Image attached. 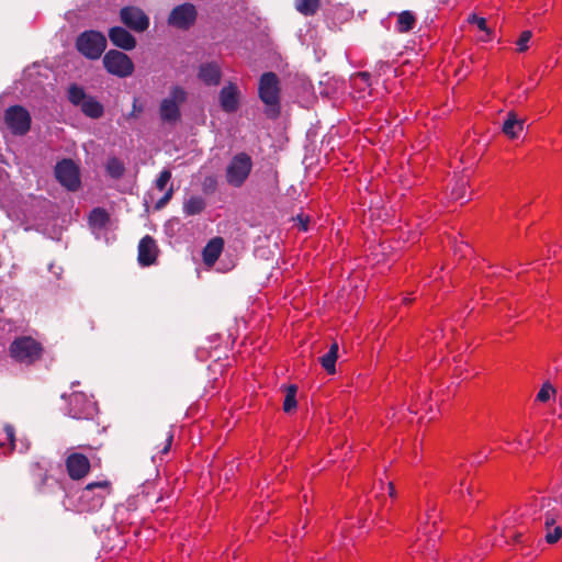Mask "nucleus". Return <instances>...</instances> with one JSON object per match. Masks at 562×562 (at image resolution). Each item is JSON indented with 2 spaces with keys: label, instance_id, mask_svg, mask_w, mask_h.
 I'll use <instances>...</instances> for the list:
<instances>
[{
  "label": "nucleus",
  "instance_id": "obj_1",
  "mask_svg": "<svg viewBox=\"0 0 562 562\" xmlns=\"http://www.w3.org/2000/svg\"><path fill=\"white\" fill-rule=\"evenodd\" d=\"M438 518L437 505L428 499L425 504V513L418 517L417 539L411 546L409 554L414 558L416 554H420L427 560L434 559L440 539V531L437 527Z\"/></svg>",
  "mask_w": 562,
  "mask_h": 562
},
{
  "label": "nucleus",
  "instance_id": "obj_2",
  "mask_svg": "<svg viewBox=\"0 0 562 562\" xmlns=\"http://www.w3.org/2000/svg\"><path fill=\"white\" fill-rule=\"evenodd\" d=\"M530 513L532 520H543L546 527V540L548 543H555L562 537V528L557 525V519L560 516V510L557 507V502L551 498L540 497L535 499L529 509L522 510L520 516Z\"/></svg>",
  "mask_w": 562,
  "mask_h": 562
},
{
  "label": "nucleus",
  "instance_id": "obj_3",
  "mask_svg": "<svg viewBox=\"0 0 562 562\" xmlns=\"http://www.w3.org/2000/svg\"><path fill=\"white\" fill-rule=\"evenodd\" d=\"M10 356L18 362L32 364L40 360L43 353L42 345L32 337L15 338L9 348Z\"/></svg>",
  "mask_w": 562,
  "mask_h": 562
},
{
  "label": "nucleus",
  "instance_id": "obj_4",
  "mask_svg": "<svg viewBox=\"0 0 562 562\" xmlns=\"http://www.w3.org/2000/svg\"><path fill=\"white\" fill-rule=\"evenodd\" d=\"M252 169V159L246 153L236 154L226 167V181L229 186L240 188Z\"/></svg>",
  "mask_w": 562,
  "mask_h": 562
},
{
  "label": "nucleus",
  "instance_id": "obj_5",
  "mask_svg": "<svg viewBox=\"0 0 562 562\" xmlns=\"http://www.w3.org/2000/svg\"><path fill=\"white\" fill-rule=\"evenodd\" d=\"M402 74L400 72V67H397L393 61H379L376 63L373 70L374 83L380 88L381 95L384 93H391L396 89L398 81V77Z\"/></svg>",
  "mask_w": 562,
  "mask_h": 562
},
{
  "label": "nucleus",
  "instance_id": "obj_6",
  "mask_svg": "<svg viewBox=\"0 0 562 562\" xmlns=\"http://www.w3.org/2000/svg\"><path fill=\"white\" fill-rule=\"evenodd\" d=\"M280 81L274 72H265L259 79L258 94L260 100L271 110L280 109Z\"/></svg>",
  "mask_w": 562,
  "mask_h": 562
},
{
  "label": "nucleus",
  "instance_id": "obj_7",
  "mask_svg": "<svg viewBox=\"0 0 562 562\" xmlns=\"http://www.w3.org/2000/svg\"><path fill=\"white\" fill-rule=\"evenodd\" d=\"M350 87L352 98L363 102L381 97L380 88L375 86L374 78L367 71L353 74L350 77Z\"/></svg>",
  "mask_w": 562,
  "mask_h": 562
},
{
  "label": "nucleus",
  "instance_id": "obj_8",
  "mask_svg": "<svg viewBox=\"0 0 562 562\" xmlns=\"http://www.w3.org/2000/svg\"><path fill=\"white\" fill-rule=\"evenodd\" d=\"M57 181L69 191H77L80 188V171L74 160L65 158L55 166Z\"/></svg>",
  "mask_w": 562,
  "mask_h": 562
},
{
  "label": "nucleus",
  "instance_id": "obj_9",
  "mask_svg": "<svg viewBox=\"0 0 562 562\" xmlns=\"http://www.w3.org/2000/svg\"><path fill=\"white\" fill-rule=\"evenodd\" d=\"M4 121L14 135H24L31 128V115L21 105H12L5 110Z\"/></svg>",
  "mask_w": 562,
  "mask_h": 562
},
{
  "label": "nucleus",
  "instance_id": "obj_10",
  "mask_svg": "<svg viewBox=\"0 0 562 562\" xmlns=\"http://www.w3.org/2000/svg\"><path fill=\"white\" fill-rule=\"evenodd\" d=\"M103 65L108 72L117 77H127L133 72L132 60L122 52L109 50L103 57Z\"/></svg>",
  "mask_w": 562,
  "mask_h": 562
},
{
  "label": "nucleus",
  "instance_id": "obj_11",
  "mask_svg": "<svg viewBox=\"0 0 562 562\" xmlns=\"http://www.w3.org/2000/svg\"><path fill=\"white\" fill-rule=\"evenodd\" d=\"M110 493L111 482L109 480L91 482L82 490L80 501H92L93 504L88 509L94 510L102 506L105 496Z\"/></svg>",
  "mask_w": 562,
  "mask_h": 562
},
{
  "label": "nucleus",
  "instance_id": "obj_12",
  "mask_svg": "<svg viewBox=\"0 0 562 562\" xmlns=\"http://www.w3.org/2000/svg\"><path fill=\"white\" fill-rule=\"evenodd\" d=\"M196 15V9L192 3H183L171 11L168 23L181 31H188L195 23Z\"/></svg>",
  "mask_w": 562,
  "mask_h": 562
},
{
  "label": "nucleus",
  "instance_id": "obj_13",
  "mask_svg": "<svg viewBox=\"0 0 562 562\" xmlns=\"http://www.w3.org/2000/svg\"><path fill=\"white\" fill-rule=\"evenodd\" d=\"M186 91L180 87H175L170 98L162 100L160 105V116L164 121L176 122L180 116L179 104L186 100Z\"/></svg>",
  "mask_w": 562,
  "mask_h": 562
},
{
  "label": "nucleus",
  "instance_id": "obj_14",
  "mask_svg": "<svg viewBox=\"0 0 562 562\" xmlns=\"http://www.w3.org/2000/svg\"><path fill=\"white\" fill-rule=\"evenodd\" d=\"M65 465L69 477L75 481L83 479L91 468L90 460L80 452L70 453L65 460Z\"/></svg>",
  "mask_w": 562,
  "mask_h": 562
},
{
  "label": "nucleus",
  "instance_id": "obj_15",
  "mask_svg": "<svg viewBox=\"0 0 562 562\" xmlns=\"http://www.w3.org/2000/svg\"><path fill=\"white\" fill-rule=\"evenodd\" d=\"M76 47L89 59H98L106 48V37H77Z\"/></svg>",
  "mask_w": 562,
  "mask_h": 562
},
{
  "label": "nucleus",
  "instance_id": "obj_16",
  "mask_svg": "<svg viewBox=\"0 0 562 562\" xmlns=\"http://www.w3.org/2000/svg\"><path fill=\"white\" fill-rule=\"evenodd\" d=\"M171 179V172L169 170H162L159 173V177L157 178L155 182V188L148 193L149 196L154 195L155 190H158L159 192H162V195L156 201L155 209L160 210L162 209L171 199L172 196V189L166 190V187L168 182Z\"/></svg>",
  "mask_w": 562,
  "mask_h": 562
},
{
  "label": "nucleus",
  "instance_id": "obj_17",
  "mask_svg": "<svg viewBox=\"0 0 562 562\" xmlns=\"http://www.w3.org/2000/svg\"><path fill=\"white\" fill-rule=\"evenodd\" d=\"M221 108L227 112L233 113L238 109L239 105V91L235 83H228L223 87L220 92Z\"/></svg>",
  "mask_w": 562,
  "mask_h": 562
},
{
  "label": "nucleus",
  "instance_id": "obj_18",
  "mask_svg": "<svg viewBox=\"0 0 562 562\" xmlns=\"http://www.w3.org/2000/svg\"><path fill=\"white\" fill-rule=\"evenodd\" d=\"M224 248V240L222 237L212 238L203 248L202 257L203 262L209 268L213 267L220 258Z\"/></svg>",
  "mask_w": 562,
  "mask_h": 562
},
{
  "label": "nucleus",
  "instance_id": "obj_19",
  "mask_svg": "<svg viewBox=\"0 0 562 562\" xmlns=\"http://www.w3.org/2000/svg\"><path fill=\"white\" fill-rule=\"evenodd\" d=\"M122 23L130 30L140 32V9L136 7H124L120 11Z\"/></svg>",
  "mask_w": 562,
  "mask_h": 562
},
{
  "label": "nucleus",
  "instance_id": "obj_20",
  "mask_svg": "<svg viewBox=\"0 0 562 562\" xmlns=\"http://www.w3.org/2000/svg\"><path fill=\"white\" fill-rule=\"evenodd\" d=\"M221 75V68L216 63L203 64L200 67L199 78L207 86H217Z\"/></svg>",
  "mask_w": 562,
  "mask_h": 562
},
{
  "label": "nucleus",
  "instance_id": "obj_21",
  "mask_svg": "<svg viewBox=\"0 0 562 562\" xmlns=\"http://www.w3.org/2000/svg\"><path fill=\"white\" fill-rule=\"evenodd\" d=\"M524 121L518 120L514 112H509L507 117L503 124V132L509 138H517L519 134L522 132Z\"/></svg>",
  "mask_w": 562,
  "mask_h": 562
},
{
  "label": "nucleus",
  "instance_id": "obj_22",
  "mask_svg": "<svg viewBox=\"0 0 562 562\" xmlns=\"http://www.w3.org/2000/svg\"><path fill=\"white\" fill-rule=\"evenodd\" d=\"M158 247L156 241L149 237H143V267L153 265L158 256Z\"/></svg>",
  "mask_w": 562,
  "mask_h": 562
},
{
  "label": "nucleus",
  "instance_id": "obj_23",
  "mask_svg": "<svg viewBox=\"0 0 562 562\" xmlns=\"http://www.w3.org/2000/svg\"><path fill=\"white\" fill-rule=\"evenodd\" d=\"M338 344L333 342L329 347V350L321 357L319 361L323 367V369L328 374H334L336 372V361L338 359Z\"/></svg>",
  "mask_w": 562,
  "mask_h": 562
},
{
  "label": "nucleus",
  "instance_id": "obj_24",
  "mask_svg": "<svg viewBox=\"0 0 562 562\" xmlns=\"http://www.w3.org/2000/svg\"><path fill=\"white\" fill-rule=\"evenodd\" d=\"M80 108L82 113L91 119H99L104 113L103 105L92 97H89Z\"/></svg>",
  "mask_w": 562,
  "mask_h": 562
},
{
  "label": "nucleus",
  "instance_id": "obj_25",
  "mask_svg": "<svg viewBox=\"0 0 562 562\" xmlns=\"http://www.w3.org/2000/svg\"><path fill=\"white\" fill-rule=\"evenodd\" d=\"M389 495L391 498L395 497V487L392 482L384 484V482L380 481L378 485H374L369 495V501L372 498L376 499V502H381L382 498H385V495Z\"/></svg>",
  "mask_w": 562,
  "mask_h": 562
},
{
  "label": "nucleus",
  "instance_id": "obj_26",
  "mask_svg": "<svg viewBox=\"0 0 562 562\" xmlns=\"http://www.w3.org/2000/svg\"><path fill=\"white\" fill-rule=\"evenodd\" d=\"M89 225L92 228H103L110 221L109 213L102 207H94L89 214Z\"/></svg>",
  "mask_w": 562,
  "mask_h": 562
},
{
  "label": "nucleus",
  "instance_id": "obj_27",
  "mask_svg": "<svg viewBox=\"0 0 562 562\" xmlns=\"http://www.w3.org/2000/svg\"><path fill=\"white\" fill-rule=\"evenodd\" d=\"M285 396L283 401V411L291 413L297 407L296 394L297 386L295 384H289L284 387Z\"/></svg>",
  "mask_w": 562,
  "mask_h": 562
},
{
  "label": "nucleus",
  "instance_id": "obj_28",
  "mask_svg": "<svg viewBox=\"0 0 562 562\" xmlns=\"http://www.w3.org/2000/svg\"><path fill=\"white\" fill-rule=\"evenodd\" d=\"M451 198L461 203L469 200L468 180L465 178H460L454 182L451 189Z\"/></svg>",
  "mask_w": 562,
  "mask_h": 562
},
{
  "label": "nucleus",
  "instance_id": "obj_29",
  "mask_svg": "<svg viewBox=\"0 0 562 562\" xmlns=\"http://www.w3.org/2000/svg\"><path fill=\"white\" fill-rule=\"evenodd\" d=\"M173 441V430L170 428L164 435V441L160 445H157L155 448L157 452L153 456V461L156 462V459L159 457L161 460L165 454L170 451L171 445Z\"/></svg>",
  "mask_w": 562,
  "mask_h": 562
},
{
  "label": "nucleus",
  "instance_id": "obj_30",
  "mask_svg": "<svg viewBox=\"0 0 562 562\" xmlns=\"http://www.w3.org/2000/svg\"><path fill=\"white\" fill-rule=\"evenodd\" d=\"M416 23V18L411 11H404L397 16V30L401 33H406L413 30Z\"/></svg>",
  "mask_w": 562,
  "mask_h": 562
},
{
  "label": "nucleus",
  "instance_id": "obj_31",
  "mask_svg": "<svg viewBox=\"0 0 562 562\" xmlns=\"http://www.w3.org/2000/svg\"><path fill=\"white\" fill-rule=\"evenodd\" d=\"M205 207V201L201 196H191L183 206L187 215L200 214Z\"/></svg>",
  "mask_w": 562,
  "mask_h": 562
},
{
  "label": "nucleus",
  "instance_id": "obj_32",
  "mask_svg": "<svg viewBox=\"0 0 562 562\" xmlns=\"http://www.w3.org/2000/svg\"><path fill=\"white\" fill-rule=\"evenodd\" d=\"M453 495L458 496L459 498L463 499L465 502L467 497L469 499H472L473 495V486L472 481L468 480V477H464L460 481L458 486L453 487L452 491Z\"/></svg>",
  "mask_w": 562,
  "mask_h": 562
},
{
  "label": "nucleus",
  "instance_id": "obj_33",
  "mask_svg": "<svg viewBox=\"0 0 562 562\" xmlns=\"http://www.w3.org/2000/svg\"><path fill=\"white\" fill-rule=\"evenodd\" d=\"M108 175L113 179H119L124 173V164L116 157H112L105 165Z\"/></svg>",
  "mask_w": 562,
  "mask_h": 562
},
{
  "label": "nucleus",
  "instance_id": "obj_34",
  "mask_svg": "<svg viewBox=\"0 0 562 562\" xmlns=\"http://www.w3.org/2000/svg\"><path fill=\"white\" fill-rule=\"evenodd\" d=\"M88 98L83 88L78 85L74 83L68 88V100L74 105H81Z\"/></svg>",
  "mask_w": 562,
  "mask_h": 562
},
{
  "label": "nucleus",
  "instance_id": "obj_35",
  "mask_svg": "<svg viewBox=\"0 0 562 562\" xmlns=\"http://www.w3.org/2000/svg\"><path fill=\"white\" fill-rule=\"evenodd\" d=\"M519 537H521V532L514 530L513 527L507 525L503 529V532H502L499 539L497 537H494L493 544L501 546L502 543L507 542L508 539H514L515 541H519V539H518Z\"/></svg>",
  "mask_w": 562,
  "mask_h": 562
},
{
  "label": "nucleus",
  "instance_id": "obj_36",
  "mask_svg": "<svg viewBox=\"0 0 562 562\" xmlns=\"http://www.w3.org/2000/svg\"><path fill=\"white\" fill-rule=\"evenodd\" d=\"M319 7V0H297L296 9L305 14H314Z\"/></svg>",
  "mask_w": 562,
  "mask_h": 562
},
{
  "label": "nucleus",
  "instance_id": "obj_37",
  "mask_svg": "<svg viewBox=\"0 0 562 562\" xmlns=\"http://www.w3.org/2000/svg\"><path fill=\"white\" fill-rule=\"evenodd\" d=\"M34 485L37 492L42 493L44 491V485L46 484L48 476L46 472H44L38 464L34 465Z\"/></svg>",
  "mask_w": 562,
  "mask_h": 562
},
{
  "label": "nucleus",
  "instance_id": "obj_38",
  "mask_svg": "<svg viewBox=\"0 0 562 562\" xmlns=\"http://www.w3.org/2000/svg\"><path fill=\"white\" fill-rule=\"evenodd\" d=\"M112 43L123 49H132L136 46V37H110Z\"/></svg>",
  "mask_w": 562,
  "mask_h": 562
},
{
  "label": "nucleus",
  "instance_id": "obj_39",
  "mask_svg": "<svg viewBox=\"0 0 562 562\" xmlns=\"http://www.w3.org/2000/svg\"><path fill=\"white\" fill-rule=\"evenodd\" d=\"M468 22L470 24H476L480 31L485 32L487 35H491L492 30L487 27V21L484 18L477 16L476 14H472L469 16Z\"/></svg>",
  "mask_w": 562,
  "mask_h": 562
},
{
  "label": "nucleus",
  "instance_id": "obj_40",
  "mask_svg": "<svg viewBox=\"0 0 562 562\" xmlns=\"http://www.w3.org/2000/svg\"><path fill=\"white\" fill-rule=\"evenodd\" d=\"M555 393L554 389L550 384H543L537 393V401L546 403Z\"/></svg>",
  "mask_w": 562,
  "mask_h": 562
},
{
  "label": "nucleus",
  "instance_id": "obj_41",
  "mask_svg": "<svg viewBox=\"0 0 562 562\" xmlns=\"http://www.w3.org/2000/svg\"><path fill=\"white\" fill-rule=\"evenodd\" d=\"M7 440L10 442L12 449L15 448V429L12 425L5 424L3 427Z\"/></svg>",
  "mask_w": 562,
  "mask_h": 562
},
{
  "label": "nucleus",
  "instance_id": "obj_42",
  "mask_svg": "<svg viewBox=\"0 0 562 562\" xmlns=\"http://www.w3.org/2000/svg\"><path fill=\"white\" fill-rule=\"evenodd\" d=\"M529 40L530 37H519V40L516 43L517 50L520 53L527 50L529 47Z\"/></svg>",
  "mask_w": 562,
  "mask_h": 562
},
{
  "label": "nucleus",
  "instance_id": "obj_43",
  "mask_svg": "<svg viewBox=\"0 0 562 562\" xmlns=\"http://www.w3.org/2000/svg\"><path fill=\"white\" fill-rule=\"evenodd\" d=\"M108 35H131L128 31L121 26H113L109 30Z\"/></svg>",
  "mask_w": 562,
  "mask_h": 562
},
{
  "label": "nucleus",
  "instance_id": "obj_44",
  "mask_svg": "<svg viewBox=\"0 0 562 562\" xmlns=\"http://www.w3.org/2000/svg\"><path fill=\"white\" fill-rule=\"evenodd\" d=\"M299 229L306 232L308 229V216L297 215Z\"/></svg>",
  "mask_w": 562,
  "mask_h": 562
},
{
  "label": "nucleus",
  "instance_id": "obj_45",
  "mask_svg": "<svg viewBox=\"0 0 562 562\" xmlns=\"http://www.w3.org/2000/svg\"><path fill=\"white\" fill-rule=\"evenodd\" d=\"M138 99L134 98L132 111L126 115V119L135 116L137 112L140 111V108L137 106Z\"/></svg>",
  "mask_w": 562,
  "mask_h": 562
},
{
  "label": "nucleus",
  "instance_id": "obj_46",
  "mask_svg": "<svg viewBox=\"0 0 562 562\" xmlns=\"http://www.w3.org/2000/svg\"><path fill=\"white\" fill-rule=\"evenodd\" d=\"M79 35L88 36V35H103V34L100 31L86 30V31L81 32Z\"/></svg>",
  "mask_w": 562,
  "mask_h": 562
},
{
  "label": "nucleus",
  "instance_id": "obj_47",
  "mask_svg": "<svg viewBox=\"0 0 562 562\" xmlns=\"http://www.w3.org/2000/svg\"><path fill=\"white\" fill-rule=\"evenodd\" d=\"M148 25H149V19L147 15H145L143 13V32H145L147 30Z\"/></svg>",
  "mask_w": 562,
  "mask_h": 562
},
{
  "label": "nucleus",
  "instance_id": "obj_48",
  "mask_svg": "<svg viewBox=\"0 0 562 562\" xmlns=\"http://www.w3.org/2000/svg\"><path fill=\"white\" fill-rule=\"evenodd\" d=\"M82 397H83V396H82V394H75V395L72 396V400H71V401H76V402H78V401H79V400H81Z\"/></svg>",
  "mask_w": 562,
  "mask_h": 562
},
{
  "label": "nucleus",
  "instance_id": "obj_49",
  "mask_svg": "<svg viewBox=\"0 0 562 562\" xmlns=\"http://www.w3.org/2000/svg\"><path fill=\"white\" fill-rule=\"evenodd\" d=\"M137 260H138V262H140V241L138 243V246H137Z\"/></svg>",
  "mask_w": 562,
  "mask_h": 562
},
{
  "label": "nucleus",
  "instance_id": "obj_50",
  "mask_svg": "<svg viewBox=\"0 0 562 562\" xmlns=\"http://www.w3.org/2000/svg\"><path fill=\"white\" fill-rule=\"evenodd\" d=\"M520 35H524V36L532 35V32H531V31H529V30H526V31H522V32L520 33Z\"/></svg>",
  "mask_w": 562,
  "mask_h": 562
},
{
  "label": "nucleus",
  "instance_id": "obj_51",
  "mask_svg": "<svg viewBox=\"0 0 562 562\" xmlns=\"http://www.w3.org/2000/svg\"><path fill=\"white\" fill-rule=\"evenodd\" d=\"M412 301H413V299H411V297H408V296L403 297V302H404L405 304H408V303H409V302H412Z\"/></svg>",
  "mask_w": 562,
  "mask_h": 562
},
{
  "label": "nucleus",
  "instance_id": "obj_52",
  "mask_svg": "<svg viewBox=\"0 0 562 562\" xmlns=\"http://www.w3.org/2000/svg\"><path fill=\"white\" fill-rule=\"evenodd\" d=\"M143 488H147V484L142 483ZM145 493V490H143V494Z\"/></svg>",
  "mask_w": 562,
  "mask_h": 562
}]
</instances>
